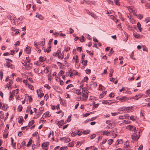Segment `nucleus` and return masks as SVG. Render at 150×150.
<instances>
[{"mask_svg":"<svg viewBox=\"0 0 150 150\" xmlns=\"http://www.w3.org/2000/svg\"><path fill=\"white\" fill-rule=\"evenodd\" d=\"M129 99L126 97V96H124L120 98L119 100L121 102H123L125 101L126 100H129Z\"/></svg>","mask_w":150,"mask_h":150,"instance_id":"5","label":"nucleus"},{"mask_svg":"<svg viewBox=\"0 0 150 150\" xmlns=\"http://www.w3.org/2000/svg\"><path fill=\"white\" fill-rule=\"evenodd\" d=\"M70 49V47L67 46H65L64 47V50L66 51H68Z\"/></svg>","mask_w":150,"mask_h":150,"instance_id":"36","label":"nucleus"},{"mask_svg":"<svg viewBox=\"0 0 150 150\" xmlns=\"http://www.w3.org/2000/svg\"><path fill=\"white\" fill-rule=\"evenodd\" d=\"M86 71V73L87 74H89L91 73V70L90 69H87Z\"/></svg>","mask_w":150,"mask_h":150,"instance_id":"52","label":"nucleus"},{"mask_svg":"<svg viewBox=\"0 0 150 150\" xmlns=\"http://www.w3.org/2000/svg\"><path fill=\"white\" fill-rule=\"evenodd\" d=\"M84 38H85L84 37L83 35H82L81 36V38L80 39H79V40L81 42H84L85 41Z\"/></svg>","mask_w":150,"mask_h":150,"instance_id":"40","label":"nucleus"},{"mask_svg":"<svg viewBox=\"0 0 150 150\" xmlns=\"http://www.w3.org/2000/svg\"><path fill=\"white\" fill-rule=\"evenodd\" d=\"M64 73V71L62 70L60 71L59 73V74L60 76H61L62 74H63Z\"/></svg>","mask_w":150,"mask_h":150,"instance_id":"59","label":"nucleus"},{"mask_svg":"<svg viewBox=\"0 0 150 150\" xmlns=\"http://www.w3.org/2000/svg\"><path fill=\"white\" fill-rule=\"evenodd\" d=\"M23 109V107L22 105H19L18 107V108L17 109L18 110L19 112H21L22 111Z\"/></svg>","mask_w":150,"mask_h":150,"instance_id":"28","label":"nucleus"},{"mask_svg":"<svg viewBox=\"0 0 150 150\" xmlns=\"http://www.w3.org/2000/svg\"><path fill=\"white\" fill-rule=\"evenodd\" d=\"M3 76V73L2 71H0V77L1 80Z\"/></svg>","mask_w":150,"mask_h":150,"instance_id":"45","label":"nucleus"},{"mask_svg":"<svg viewBox=\"0 0 150 150\" xmlns=\"http://www.w3.org/2000/svg\"><path fill=\"white\" fill-rule=\"evenodd\" d=\"M4 114L2 111H0V117L1 119H3L4 118Z\"/></svg>","mask_w":150,"mask_h":150,"instance_id":"39","label":"nucleus"},{"mask_svg":"<svg viewBox=\"0 0 150 150\" xmlns=\"http://www.w3.org/2000/svg\"><path fill=\"white\" fill-rule=\"evenodd\" d=\"M48 97H49L48 95L47 94H45L44 97V100H47V99L48 98Z\"/></svg>","mask_w":150,"mask_h":150,"instance_id":"58","label":"nucleus"},{"mask_svg":"<svg viewBox=\"0 0 150 150\" xmlns=\"http://www.w3.org/2000/svg\"><path fill=\"white\" fill-rule=\"evenodd\" d=\"M71 115H70L68 117V118L67 120V121L68 122H69L71 120Z\"/></svg>","mask_w":150,"mask_h":150,"instance_id":"35","label":"nucleus"},{"mask_svg":"<svg viewBox=\"0 0 150 150\" xmlns=\"http://www.w3.org/2000/svg\"><path fill=\"white\" fill-rule=\"evenodd\" d=\"M64 120H61L59 121L57 123L58 125L59 126V128L61 127L64 123Z\"/></svg>","mask_w":150,"mask_h":150,"instance_id":"7","label":"nucleus"},{"mask_svg":"<svg viewBox=\"0 0 150 150\" xmlns=\"http://www.w3.org/2000/svg\"><path fill=\"white\" fill-rule=\"evenodd\" d=\"M89 91L87 90V88L83 87L82 88V93H84L86 94H88Z\"/></svg>","mask_w":150,"mask_h":150,"instance_id":"6","label":"nucleus"},{"mask_svg":"<svg viewBox=\"0 0 150 150\" xmlns=\"http://www.w3.org/2000/svg\"><path fill=\"white\" fill-rule=\"evenodd\" d=\"M82 96L84 98H83L82 100L84 101L86 100L88 98V94H86L84 93H82Z\"/></svg>","mask_w":150,"mask_h":150,"instance_id":"10","label":"nucleus"},{"mask_svg":"<svg viewBox=\"0 0 150 150\" xmlns=\"http://www.w3.org/2000/svg\"><path fill=\"white\" fill-rule=\"evenodd\" d=\"M61 53V51L59 50V49H58L57 50V51L56 52V53L57 54L58 56V55L59 54H60Z\"/></svg>","mask_w":150,"mask_h":150,"instance_id":"60","label":"nucleus"},{"mask_svg":"<svg viewBox=\"0 0 150 150\" xmlns=\"http://www.w3.org/2000/svg\"><path fill=\"white\" fill-rule=\"evenodd\" d=\"M49 142H44L42 144V146L44 150H47L48 148H45L49 145Z\"/></svg>","mask_w":150,"mask_h":150,"instance_id":"1","label":"nucleus"},{"mask_svg":"<svg viewBox=\"0 0 150 150\" xmlns=\"http://www.w3.org/2000/svg\"><path fill=\"white\" fill-rule=\"evenodd\" d=\"M86 51L91 56H93V53L91 52L90 51L88 50H86Z\"/></svg>","mask_w":150,"mask_h":150,"instance_id":"63","label":"nucleus"},{"mask_svg":"<svg viewBox=\"0 0 150 150\" xmlns=\"http://www.w3.org/2000/svg\"><path fill=\"white\" fill-rule=\"evenodd\" d=\"M9 83H8L6 86V87L8 88V89H9V87L11 86V85L13 83V81L11 80L10 79L9 80Z\"/></svg>","mask_w":150,"mask_h":150,"instance_id":"8","label":"nucleus"},{"mask_svg":"<svg viewBox=\"0 0 150 150\" xmlns=\"http://www.w3.org/2000/svg\"><path fill=\"white\" fill-rule=\"evenodd\" d=\"M136 16L140 19H141L143 17V15L141 14H136Z\"/></svg>","mask_w":150,"mask_h":150,"instance_id":"25","label":"nucleus"},{"mask_svg":"<svg viewBox=\"0 0 150 150\" xmlns=\"http://www.w3.org/2000/svg\"><path fill=\"white\" fill-rule=\"evenodd\" d=\"M122 123H125L126 124H130L131 123V122L130 121H128V120H123L122 121Z\"/></svg>","mask_w":150,"mask_h":150,"instance_id":"37","label":"nucleus"},{"mask_svg":"<svg viewBox=\"0 0 150 150\" xmlns=\"http://www.w3.org/2000/svg\"><path fill=\"white\" fill-rule=\"evenodd\" d=\"M126 107H121V108H119L118 109V110L120 111V113H121V112L122 113V112H122V111H126Z\"/></svg>","mask_w":150,"mask_h":150,"instance_id":"12","label":"nucleus"},{"mask_svg":"<svg viewBox=\"0 0 150 150\" xmlns=\"http://www.w3.org/2000/svg\"><path fill=\"white\" fill-rule=\"evenodd\" d=\"M150 21V20L148 18H146L144 20V21L146 23H147Z\"/></svg>","mask_w":150,"mask_h":150,"instance_id":"57","label":"nucleus"},{"mask_svg":"<svg viewBox=\"0 0 150 150\" xmlns=\"http://www.w3.org/2000/svg\"><path fill=\"white\" fill-rule=\"evenodd\" d=\"M36 16L38 18L42 20L44 18L41 15L39 14H37Z\"/></svg>","mask_w":150,"mask_h":150,"instance_id":"21","label":"nucleus"},{"mask_svg":"<svg viewBox=\"0 0 150 150\" xmlns=\"http://www.w3.org/2000/svg\"><path fill=\"white\" fill-rule=\"evenodd\" d=\"M133 35L135 38H140V34H138L137 33L135 32L133 33Z\"/></svg>","mask_w":150,"mask_h":150,"instance_id":"16","label":"nucleus"},{"mask_svg":"<svg viewBox=\"0 0 150 150\" xmlns=\"http://www.w3.org/2000/svg\"><path fill=\"white\" fill-rule=\"evenodd\" d=\"M110 132L107 131H103V135H107L108 136L110 134Z\"/></svg>","mask_w":150,"mask_h":150,"instance_id":"19","label":"nucleus"},{"mask_svg":"<svg viewBox=\"0 0 150 150\" xmlns=\"http://www.w3.org/2000/svg\"><path fill=\"white\" fill-rule=\"evenodd\" d=\"M22 63L24 64L25 66H27V63L25 60H23L21 61Z\"/></svg>","mask_w":150,"mask_h":150,"instance_id":"42","label":"nucleus"},{"mask_svg":"<svg viewBox=\"0 0 150 150\" xmlns=\"http://www.w3.org/2000/svg\"><path fill=\"white\" fill-rule=\"evenodd\" d=\"M114 1L115 4L118 6H120V4L119 3V0H114Z\"/></svg>","mask_w":150,"mask_h":150,"instance_id":"29","label":"nucleus"},{"mask_svg":"<svg viewBox=\"0 0 150 150\" xmlns=\"http://www.w3.org/2000/svg\"><path fill=\"white\" fill-rule=\"evenodd\" d=\"M130 119L132 121H135L136 119V117L135 116H130Z\"/></svg>","mask_w":150,"mask_h":150,"instance_id":"30","label":"nucleus"},{"mask_svg":"<svg viewBox=\"0 0 150 150\" xmlns=\"http://www.w3.org/2000/svg\"><path fill=\"white\" fill-rule=\"evenodd\" d=\"M43 40L44 41H42L39 42L38 43V44L40 45H43L44 46L45 45V38H44L43 39Z\"/></svg>","mask_w":150,"mask_h":150,"instance_id":"27","label":"nucleus"},{"mask_svg":"<svg viewBox=\"0 0 150 150\" xmlns=\"http://www.w3.org/2000/svg\"><path fill=\"white\" fill-rule=\"evenodd\" d=\"M88 77L86 76L84 77L83 79V80H82L81 81V83H82L83 82H87V81L88 80Z\"/></svg>","mask_w":150,"mask_h":150,"instance_id":"22","label":"nucleus"},{"mask_svg":"<svg viewBox=\"0 0 150 150\" xmlns=\"http://www.w3.org/2000/svg\"><path fill=\"white\" fill-rule=\"evenodd\" d=\"M83 142L82 141L78 142H77V144L76 145V146L77 147H79L81 145L82 143H83Z\"/></svg>","mask_w":150,"mask_h":150,"instance_id":"17","label":"nucleus"},{"mask_svg":"<svg viewBox=\"0 0 150 150\" xmlns=\"http://www.w3.org/2000/svg\"><path fill=\"white\" fill-rule=\"evenodd\" d=\"M20 44V42L19 41H17L15 42V43L14 44V45L16 46L17 45L19 46V45Z\"/></svg>","mask_w":150,"mask_h":150,"instance_id":"62","label":"nucleus"},{"mask_svg":"<svg viewBox=\"0 0 150 150\" xmlns=\"http://www.w3.org/2000/svg\"><path fill=\"white\" fill-rule=\"evenodd\" d=\"M44 87L48 89H50V88H51L50 86L47 84H46L44 85Z\"/></svg>","mask_w":150,"mask_h":150,"instance_id":"50","label":"nucleus"},{"mask_svg":"<svg viewBox=\"0 0 150 150\" xmlns=\"http://www.w3.org/2000/svg\"><path fill=\"white\" fill-rule=\"evenodd\" d=\"M37 92L38 93H40V94H38V97L41 98L44 95V93H42V91L40 89L37 90Z\"/></svg>","mask_w":150,"mask_h":150,"instance_id":"2","label":"nucleus"},{"mask_svg":"<svg viewBox=\"0 0 150 150\" xmlns=\"http://www.w3.org/2000/svg\"><path fill=\"white\" fill-rule=\"evenodd\" d=\"M80 130H78V131L77 132H72L71 133V136L73 137H74L76 135H77L78 134V132H79Z\"/></svg>","mask_w":150,"mask_h":150,"instance_id":"20","label":"nucleus"},{"mask_svg":"<svg viewBox=\"0 0 150 150\" xmlns=\"http://www.w3.org/2000/svg\"><path fill=\"white\" fill-rule=\"evenodd\" d=\"M85 54H82V56H81V61H82V63H83V61H84V58L85 57Z\"/></svg>","mask_w":150,"mask_h":150,"instance_id":"47","label":"nucleus"},{"mask_svg":"<svg viewBox=\"0 0 150 150\" xmlns=\"http://www.w3.org/2000/svg\"><path fill=\"white\" fill-rule=\"evenodd\" d=\"M44 115H45L44 116L45 117H46L47 116L49 117V112H47L44 114Z\"/></svg>","mask_w":150,"mask_h":150,"instance_id":"46","label":"nucleus"},{"mask_svg":"<svg viewBox=\"0 0 150 150\" xmlns=\"http://www.w3.org/2000/svg\"><path fill=\"white\" fill-rule=\"evenodd\" d=\"M86 37L88 40H91L92 39L91 36L88 34H86Z\"/></svg>","mask_w":150,"mask_h":150,"instance_id":"41","label":"nucleus"},{"mask_svg":"<svg viewBox=\"0 0 150 150\" xmlns=\"http://www.w3.org/2000/svg\"><path fill=\"white\" fill-rule=\"evenodd\" d=\"M74 145V143L72 142H70L68 144V146L69 147H72Z\"/></svg>","mask_w":150,"mask_h":150,"instance_id":"44","label":"nucleus"},{"mask_svg":"<svg viewBox=\"0 0 150 150\" xmlns=\"http://www.w3.org/2000/svg\"><path fill=\"white\" fill-rule=\"evenodd\" d=\"M76 58H75V61L76 63H77L79 62L78 56L77 55H76Z\"/></svg>","mask_w":150,"mask_h":150,"instance_id":"48","label":"nucleus"},{"mask_svg":"<svg viewBox=\"0 0 150 150\" xmlns=\"http://www.w3.org/2000/svg\"><path fill=\"white\" fill-rule=\"evenodd\" d=\"M34 123V120H32L30 121L28 123V126L30 127Z\"/></svg>","mask_w":150,"mask_h":150,"instance_id":"31","label":"nucleus"},{"mask_svg":"<svg viewBox=\"0 0 150 150\" xmlns=\"http://www.w3.org/2000/svg\"><path fill=\"white\" fill-rule=\"evenodd\" d=\"M83 62H84V63H83V62L82 63H83V66L84 67H85V66H86V65H87V62H88L87 60H85Z\"/></svg>","mask_w":150,"mask_h":150,"instance_id":"51","label":"nucleus"},{"mask_svg":"<svg viewBox=\"0 0 150 150\" xmlns=\"http://www.w3.org/2000/svg\"><path fill=\"white\" fill-rule=\"evenodd\" d=\"M137 27L139 29V30L141 31L142 30V28L141 27V25L139 22H138L137 24Z\"/></svg>","mask_w":150,"mask_h":150,"instance_id":"24","label":"nucleus"},{"mask_svg":"<svg viewBox=\"0 0 150 150\" xmlns=\"http://www.w3.org/2000/svg\"><path fill=\"white\" fill-rule=\"evenodd\" d=\"M106 92L107 91L103 92L100 94L99 98H102L106 94Z\"/></svg>","mask_w":150,"mask_h":150,"instance_id":"15","label":"nucleus"},{"mask_svg":"<svg viewBox=\"0 0 150 150\" xmlns=\"http://www.w3.org/2000/svg\"><path fill=\"white\" fill-rule=\"evenodd\" d=\"M134 51H133L131 54L130 55V57L132 59H133L134 60H135V58H133V57L134 56Z\"/></svg>","mask_w":150,"mask_h":150,"instance_id":"38","label":"nucleus"},{"mask_svg":"<svg viewBox=\"0 0 150 150\" xmlns=\"http://www.w3.org/2000/svg\"><path fill=\"white\" fill-rule=\"evenodd\" d=\"M39 60L41 62H43L46 60V58L42 57H40L39 58Z\"/></svg>","mask_w":150,"mask_h":150,"instance_id":"18","label":"nucleus"},{"mask_svg":"<svg viewBox=\"0 0 150 150\" xmlns=\"http://www.w3.org/2000/svg\"><path fill=\"white\" fill-rule=\"evenodd\" d=\"M90 150H96L97 149V148L94 146H91L89 147Z\"/></svg>","mask_w":150,"mask_h":150,"instance_id":"33","label":"nucleus"},{"mask_svg":"<svg viewBox=\"0 0 150 150\" xmlns=\"http://www.w3.org/2000/svg\"><path fill=\"white\" fill-rule=\"evenodd\" d=\"M113 141L112 139H110L108 140V144L109 145H111L113 142Z\"/></svg>","mask_w":150,"mask_h":150,"instance_id":"32","label":"nucleus"},{"mask_svg":"<svg viewBox=\"0 0 150 150\" xmlns=\"http://www.w3.org/2000/svg\"><path fill=\"white\" fill-rule=\"evenodd\" d=\"M31 4H28L26 5V10H29L31 7Z\"/></svg>","mask_w":150,"mask_h":150,"instance_id":"49","label":"nucleus"},{"mask_svg":"<svg viewBox=\"0 0 150 150\" xmlns=\"http://www.w3.org/2000/svg\"><path fill=\"white\" fill-rule=\"evenodd\" d=\"M91 83H93L92 84L93 85L91 87H93V88H95L97 87V85L96 83L91 81Z\"/></svg>","mask_w":150,"mask_h":150,"instance_id":"23","label":"nucleus"},{"mask_svg":"<svg viewBox=\"0 0 150 150\" xmlns=\"http://www.w3.org/2000/svg\"><path fill=\"white\" fill-rule=\"evenodd\" d=\"M133 110L132 108V107H128L126 108V111L125 112H132L133 111Z\"/></svg>","mask_w":150,"mask_h":150,"instance_id":"9","label":"nucleus"},{"mask_svg":"<svg viewBox=\"0 0 150 150\" xmlns=\"http://www.w3.org/2000/svg\"><path fill=\"white\" fill-rule=\"evenodd\" d=\"M26 60L27 61V62L28 63H29L30 61V59L29 57H26Z\"/></svg>","mask_w":150,"mask_h":150,"instance_id":"61","label":"nucleus"},{"mask_svg":"<svg viewBox=\"0 0 150 150\" xmlns=\"http://www.w3.org/2000/svg\"><path fill=\"white\" fill-rule=\"evenodd\" d=\"M27 67L29 69H31L32 68V63H29L28 65H27Z\"/></svg>","mask_w":150,"mask_h":150,"instance_id":"54","label":"nucleus"},{"mask_svg":"<svg viewBox=\"0 0 150 150\" xmlns=\"http://www.w3.org/2000/svg\"><path fill=\"white\" fill-rule=\"evenodd\" d=\"M140 135H136V136L134 135H132V137L133 140L134 141H137Z\"/></svg>","mask_w":150,"mask_h":150,"instance_id":"4","label":"nucleus"},{"mask_svg":"<svg viewBox=\"0 0 150 150\" xmlns=\"http://www.w3.org/2000/svg\"><path fill=\"white\" fill-rule=\"evenodd\" d=\"M32 139L30 140L28 142L27 144V147L29 146H30V145L32 144Z\"/></svg>","mask_w":150,"mask_h":150,"instance_id":"43","label":"nucleus"},{"mask_svg":"<svg viewBox=\"0 0 150 150\" xmlns=\"http://www.w3.org/2000/svg\"><path fill=\"white\" fill-rule=\"evenodd\" d=\"M124 117L125 119H129V115L128 114H126L124 116Z\"/></svg>","mask_w":150,"mask_h":150,"instance_id":"55","label":"nucleus"},{"mask_svg":"<svg viewBox=\"0 0 150 150\" xmlns=\"http://www.w3.org/2000/svg\"><path fill=\"white\" fill-rule=\"evenodd\" d=\"M133 127V126L131 125H129L127 127V129L130 130H131Z\"/></svg>","mask_w":150,"mask_h":150,"instance_id":"56","label":"nucleus"},{"mask_svg":"<svg viewBox=\"0 0 150 150\" xmlns=\"http://www.w3.org/2000/svg\"><path fill=\"white\" fill-rule=\"evenodd\" d=\"M72 87H73V85H72V84H69L67 86V87L66 88V89H68L69 88H70Z\"/></svg>","mask_w":150,"mask_h":150,"instance_id":"53","label":"nucleus"},{"mask_svg":"<svg viewBox=\"0 0 150 150\" xmlns=\"http://www.w3.org/2000/svg\"><path fill=\"white\" fill-rule=\"evenodd\" d=\"M90 132V130H86L83 131V134H88Z\"/></svg>","mask_w":150,"mask_h":150,"instance_id":"26","label":"nucleus"},{"mask_svg":"<svg viewBox=\"0 0 150 150\" xmlns=\"http://www.w3.org/2000/svg\"><path fill=\"white\" fill-rule=\"evenodd\" d=\"M25 97L26 98V97H28V100H29V102L30 103L32 102L33 101V99L32 97L31 96H29L27 94H25Z\"/></svg>","mask_w":150,"mask_h":150,"instance_id":"11","label":"nucleus"},{"mask_svg":"<svg viewBox=\"0 0 150 150\" xmlns=\"http://www.w3.org/2000/svg\"><path fill=\"white\" fill-rule=\"evenodd\" d=\"M6 65L8 68H10L11 69H13L14 66L9 62H6Z\"/></svg>","mask_w":150,"mask_h":150,"instance_id":"3","label":"nucleus"},{"mask_svg":"<svg viewBox=\"0 0 150 150\" xmlns=\"http://www.w3.org/2000/svg\"><path fill=\"white\" fill-rule=\"evenodd\" d=\"M86 12L88 14L91 15L92 17L94 18H95L96 16L92 12H90L89 11H87Z\"/></svg>","mask_w":150,"mask_h":150,"instance_id":"13","label":"nucleus"},{"mask_svg":"<svg viewBox=\"0 0 150 150\" xmlns=\"http://www.w3.org/2000/svg\"><path fill=\"white\" fill-rule=\"evenodd\" d=\"M96 134H92L90 137L91 139H93L96 137Z\"/></svg>","mask_w":150,"mask_h":150,"instance_id":"64","label":"nucleus"},{"mask_svg":"<svg viewBox=\"0 0 150 150\" xmlns=\"http://www.w3.org/2000/svg\"><path fill=\"white\" fill-rule=\"evenodd\" d=\"M21 118H20V120H18V122L19 123L21 124L22 123V122H24V120L23 119V117L21 116Z\"/></svg>","mask_w":150,"mask_h":150,"instance_id":"34","label":"nucleus"},{"mask_svg":"<svg viewBox=\"0 0 150 150\" xmlns=\"http://www.w3.org/2000/svg\"><path fill=\"white\" fill-rule=\"evenodd\" d=\"M25 51L27 54L30 53V48L29 46H27L25 49Z\"/></svg>","mask_w":150,"mask_h":150,"instance_id":"14","label":"nucleus"}]
</instances>
